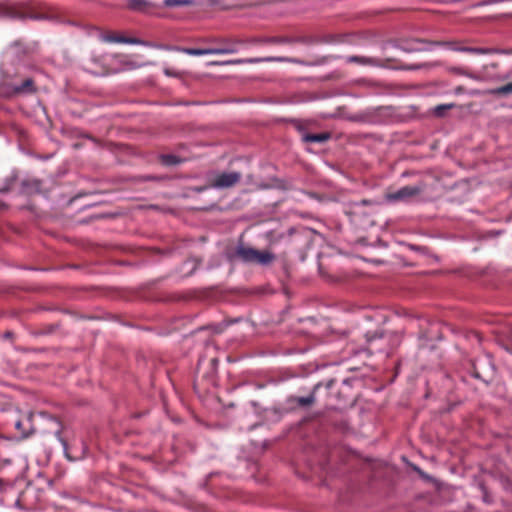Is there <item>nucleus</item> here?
Listing matches in <instances>:
<instances>
[{"mask_svg": "<svg viewBox=\"0 0 512 512\" xmlns=\"http://www.w3.org/2000/svg\"><path fill=\"white\" fill-rule=\"evenodd\" d=\"M102 40L109 43H122V44H142L143 42L137 38H130L124 36L103 35Z\"/></svg>", "mask_w": 512, "mask_h": 512, "instance_id": "obj_15", "label": "nucleus"}, {"mask_svg": "<svg viewBox=\"0 0 512 512\" xmlns=\"http://www.w3.org/2000/svg\"><path fill=\"white\" fill-rule=\"evenodd\" d=\"M451 71L453 73H456V74H459V75H464L463 70L461 68H458V67L452 68Z\"/></svg>", "mask_w": 512, "mask_h": 512, "instance_id": "obj_31", "label": "nucleus"}, {"mask_svg": "<svg viewBox=\"0 0 512 512\" xmlns=\"http://www.w3.org/2000/svg\"><path fill=\"white\" fill-rule=\"evenodd\" d=\"M334 383H335V380H334V379H330V380H328V381L325 383V387H326V389H328V390H329V389H331V388L333 387Z\"/></svg>", "mask_w": 512, "mask_h": 512, "instance_id": "obj_30", "label": "nucleus"}, {"mask_svg": "<svg viewBox=\"0 0 512 512\" xmlns=\"http://www.w3.org/2000/svg\"><path fill=\"white\" fill-rule=\"evenodd\" d=\"M455 105L453 103H450V104H441V105H437L435 108H434V114L438 117H443L445 112L449 109H452Z\"/></svg>", "mask_w": 512, "mask_h": 512, "instance_id": "obj_23", "label": "nucleus"}, {"mask_svg": "<svg viewBox=\"0 0 512 512\" xmlns=\"http://www.w3.org/2000/svg\"><path fill=\"white\" fill-rule=\"evenodd\" d=\"M15 427H16L17 429H20V427H21V422H20V421H17V422L15 423Z\"/></svg>", "mask_w": 512, "mask_h": 512, "instance_id": "obj_37", "label": "nucleus"}, {"mask_svg": "<svg viewBox=\"0 0 512 512\" xmlns=\"http://www.w3.org/2000/svg\"><path fill=\"white\" fill-rule=\"evenodd\" d=\"M439 62H432V63H421V64H412V65H406L402 66V69L405 70H420V69H431L433 67L438 66Z\"/></svg>", "mask_w": 512, "mask_h": 512, "instance_id": "obj_22", "label": "nucleus"}, {"mask_svg": "<svg viewBox=\"0 0 512 512\" xmlns=\"http://www.w3.org/2000/svg\"><path fill=\"white\" fill-rule=\"evenodd\" d=\"M487 94L494 96H506L512 94V82L497 88L489 89Z\"/></svg>", "mask_w": 512, "mask_h": 512, "instance_id": "obj_19", "label": "nucleus"}, {"mask_svg": "<svg viewBox=\"0 0 512 512\" xmlns=\"http://www.w3.org/2000/svg\"><path fill=\"white\" fill-rule=\"evenodd\" d=\"M13 333L11 331H7L5 334H4V337L5 338H10L12 337Z\"/></svg>", "mask_w": 512, "mask_h": 512, "instance_id": "obj_34", "label": "nucleus"}, {"mask_svg": "<svg viewBox=\"0 0 512 512\" xmlns=\"http://www.w3.org/2000/svg\"><path fill=\"white\" fill-rule=\"evenodd\" d=\"M310 231H311V230H310V229H307V228H303V229L301 230V232H302L303 234H306V233H308V232H310Z\"/></svg>", "mask_w": 512, "mask_h": 512, "instance_id": "obj_36", "label": "nucleus"}, {"mask_svg": "<svg viewBox=\"0 0 512 512\" xmlns=\"http://www.w3.org/2000/svg\"><path fill=\"white\" fill-rule=\"evenodd\" d=\"M22 187L26 191H29V190H32V189L39 190L40 187H41V181L40 180L23 181L22 182Z\"/></svg>", "mask_w": 512, "mask_h": 512, "instance_id": "obj_24", "label": "nucleus"}, {"mask_svg": "<svg viewBox=\"0 0 512 512\" xmlns=\"http://www.w3.org/2000/svg\"><path fill=\"white\" fill-rule=\"evenodd\" d=\"M331 138V134L329 132H323V133H306L304 132L302 134V141L305 143H324L328 141Z\"/></svg>", "mask_w": 512, "mask_h": 512, "instance_id": "obj_14", "label": "nucleus"}, {"mask_svg": "<svg viewBox=\"0 0 512 512\" xmlns=\"http://www.w3.org/2000/svg\"><path fill=\"white\" fill-rule=\"evenodd\" d=\"M244 44L243 40H225L224 45L215 47L214 50H224L225 52H218L217 54H234L239 51V46Z\"/></svg>", "mask_w": 512, "mask_h": 512, "instance_id": "obj_13", "label": "nucleus"}, {"mask_svg": "<svg viewBox=\"0 0 512 512\" xmlns=\"http://www.w3.org/2000/svg\"><path fill=\"white\" fill-rule=\"evenodd\" d=\"M241 178L242 174L240 172H222L214 176L210 186L215 189L231 188L238 184Z\"/></svg>", "mask_w": 512, "mask_h": 512, "instance_id": "obj_7", "label": "nucleus"}, {"mask_svg": "<svg viewBox=\"0 0 512 512\" xmlns=\"http://www.w3.org/2000/svg\"><path fill=\"white\" fill-rule=\"evenodd\" d=\"M365 337L370 353L382 352L390 354L402 341L401 335L396 332H367Z\"/></svg>", "mask_w": 512, "mask_h": 512, "instance_id": "obj_1", "label": "nucleus"}, {"mask_svg": "<svg viewBox=\"0 0 512 512\" xmlns=\"http://www.w3.org/2000/svg\"><path fill=\"white\" fill-rule=\"evenodd\" d=\"M295 233H296L295 228H289L286 232H278V231L271 230L266 233L265 237L270 245H276V244L281 243L282 241L289 239Z\"/></svg>", "mask_w": 512, "mask_h": 512, "instance_id": "obj_9", "label": "nucleus"}, {"mask_svg": "<svg viewBox=\"0 0 512 512\" xmlns=\"http://www.w3.org/2000/svg\"><path fill=\"white\" fill-rule=\"evenodd\" d=\"M428 41L421 39L403 40L395 45V47L406 53L430 51L431 47Z\"/></svg>", "mask_w": 512, "mask_h": 512, "instance_id": "obj_8", "label": "nucleus"}, {"mask_svg": "<svg viewBox=\"0 0 512 512\" xmlns=\"http://www.w3.org/2000/svg\"><path fill=\"white\" fill-rule=\"evenodd\" d=\"M193 4L194 0H163V6L167 8L191 6Z\"/></svg>", "mask_w": 512, "mask_h": 512, "instance_id": "obj_20", "label": "nucleus"}, {"mask_svg": "<svg viewBox=\"0 0 512 512\" xmlns=\"http://www.w3.org/2000/svg\"><path fill=\"white\" fill-rule=\"evenodd\" d=\"M207 328H211L213 330V332L216 334H219L223 331V329L220 325L208 326Z\"/></svg>", "mask_w": 512, "mask_h": 512, "instance_id": "obj_28", "label": "nucleus"}, {"mask_svg": "<svg viewBox=\"0 0 512 512\" xmlns=\"http://www.w3.org/2000/svg\"><path fill=\"white\" fill-rule=\"evenodd\" d=\"M262 62H289L296 64H303L304 62L295 58L283 57V56H268L260 58H247V59H234L226 61H213L211 65H237V64H256Z\"/></svg>", "mask_w": 512, "mask_h": 512, "instance_id": "obj_4", "label": "nucleus"}, {"mask_svg": "<svg viewBox=\"0 0 512 512\" xmlns=\"http://www.w3.org/2000/svg\"><path fill=\"white\" fill-rule=\"evenodd\" d=\"M160 162L165 166H175L183 162V160L173 154H162L159 156Z\"/></svg>", "mask_w": 512, "mask_h": 512, "instance_id": "obj_18", "label": "nucleus"}, {"mask_svg": "<svg viewBox=\"0 0 512 512\" xmlns=\"http://www.w3.org/2000/svg\"><path fill=\"white\" fill-rule=\"evenodd\" d=\"M180 51L190 56L212 55L224 50H214L213 48H181Z\"/></svg>", "mask_w": 512, "mask_h": 512, "instance_id": "obj_16", "label": "nucleus"}, {"mask_svg": "<svg viewBox=\"0 0 512 512\" xmlns=\"http://www.w3.org/2000/svg\"><path fill=\"white\" fill-rule=\"evenodd\" d=\"M244 44H250V45H258L260 44V38H250L247 40H243Z\"/></svg>", "mask_w": 512, "mask_h": 512, "instance_id": "obj_27", "label": "nucleus"}, {"mask_svg": "<svg viewBox=\"0 0 512 512\" xmlns=\"http://www.w3.org/2000/svg\"><path fill=\"white\" fill-rule=\"evenodd\" d=\"M463 92V87L462 86H458L456 89H455V93L456 94H460Z\"/></svg>", "mask_w": 512, "mask_h": 512, "instance_id": "obj_33", "label": "nucleus"}, {"mask_svg": "<svg viewBox=\"0 0 512 512\" xmlns=\"http://www.w3.org/2000/svg\"><path fill=\"white\" fill-rule=\"evenodd\" d=\"M0 17L11 19H24L25 14L19 11L16 6L11 5L8 2L0 1Z\"/></svg>", "mask_w": 512, "mask_h": 512, "instance_id": "obj_11", "label": "nucleus"}, {"mask_svg": "<svg viewBox=\"0 0 512 512\" xmlns=\"http://www.w3.org/2000/svg\"><path fill=\"white\" fill-rule=\"evenodd\" d=\"M270 39H272V37H262L260 38V44H271Z\"/></svg>", "mask_w": 512, "mask_h": 512, "instance_id": "obj_29", "label": "nucleus"}, {"mask_svg": "<svg viewBox=\"0 0 512 512\" xmlns=\"http://www.w3.org/2000/svg\"><path fill=\"white\" fill-rule=\"evenodd\" d=\"M473 376H474L475 378H480V377H481V376H480V374H479V372H478L476 369H475V370H474V372H473Z\"/></svg>", "mask_w": 512, "mask_h": 512, "instance_id": "obj_35", "label": "nucleus"}, {"mask_svg": "<svg viewBox=\"0 0 512 512\" xmlns=\"http://www.w3.org/2000/svg\"><path fill=\"white\" fill-rule=\"evenodd\" d=\"M423 185H415V186H404L398 189L395 192H389L385 195V199L389 203L402 202L407 201L421 192H423Z\"/></svg>", "mask_w": 512, "mask_h": 512, "instance_id": "obj_5", "label": "nucleus"}, {"mask_svg": "<svg viewBox=\"0 0 512 512\" xmlns=\"http://www.w3.org/2000/svg\"><path fill=\"white\" fill-rule=\"evenodd\" d=\"M232 257L244 263H257L261 265H268L275 259L272 253L245 246L242 242H239L236 246Z\"/></svg>", "mask_w": 512, "mask_h": 512, "instance_id": "obj_2", "label": "nucleus"}, {"mask_svg": "<svg viewBox=\"0 0 512 512\" xmlns=\"http://www.w3.org/2000/svg\"><path fill=\"white\" fill-rule=\"evenodd\" d=\"M372 204H373V201L368 200V199L361 200L360 202H355L352 204L351 214H356L357 210L360 208L361 205H372Z\"/></svg>", "mask_w": 512, "mask_h": 512, "instance_id": "obj_26", "label": "nucleus"}, {"mask_svg": "<svg viewBox=\"0 0 512 512\" xmlns=\"http://www.w3.org/2000/svg\"><path fill=\"white\" fill-rule=\"evenodd\" d=\"M149 6L146 0H128L127 7L133 11H144Z\"/></svg>", "mask_w": 512, "mask_h": 512, "instance_id": "obj_21", "label": "nucleus"}, {"mask_svg": "<svg viewBox=\"0 0 512 512\" xmlns=\"http://www.w3.org/2000/svg\"><path fill=\"white\" fill-rule=\"evenodd\" d=\"M14 91L19 94H31L36 92L33 79H25L20 85L14 87Z\"/></svg>", "mask_w": 512, "mask_h": 512, "instance_id": "obj_17", "label": "nucleus"}, {"mask_svg": "<svg viewBox=\"0 0 512 512\" xmlns=\"http://www.w3.org/2000/svg\"><path fill=\"white\" fill-rule=\"evenodd\" d=\"M271 44H312L314 41L310 37H288V36H274L270 39Z\"/></svg>", "mask_w": 512, "mask_h": 512, "instance_id": "obj_12", "label": "nucleus"}, {"mask_svg": "<svg viewBox=\"0 0 512 512\" xmlns=\"http://www.w3.org/2000/svg\"><path fill=\"white\" fill-rule=\"evenodd\" d=\"M15 505H16L17 507H21V504H20V500H19V499H17V500H16Z\"/></svg>", "mask_w": 512, "mask_h": 512, "instance_id": "obj_38", "label": "nucleus"}, {"mask_svg": "<svg viewBox=\"0 0 512 512\" xmlns=\"http://www.w3.org/2000/svg\"><path fill=\"white\" fill-rule=\"evenodd\" d=\"M31 18L38 19L39 17L38 16H31Z\"/></svg>", "mask_w": 512, "mask_h": 512, "instance_id": "obj_39", "label": "nucleus"}, {"mask_svg": "<svg viewBox=\"0 0 512 512\" xmlns=\"http://www.w3.org/2000/svg\"><path fill=\"white\" fill-rule=\"evenodd\" d=\"M465 41H430L428 45L431 47H444L456 52H466L477 55L485 54H504L505 50L498 48L468 47L464 46Z\"/></svg>", "mask_w": 512, "mask_h": 512, "instance_id": "obj_3", "label": "nucleus"}, {"mask_svg": "<svg viewBox=\"0 0 512 512\" xmlns=\"http://www.w3.org/2000/svg\"><path fill=\"white\" fill-rule=\"evenodd\" d=\"M5 487H6V484L4 483V481L2 479H0V491H4Z\"/></svg>", "mask_w": 512, "mask_h": 512, "instance_id": "obj_32", "label": "nucleus"}, {"mask_svg": "<svg viewBox=\"0 0 512 512\" xmlns=\"http://www.w3.org/2000/svg\"><path fill=\"white\" fill-rule=\"evenodd\" d=\"M321 386L322 383H317L308 396H295L291 398V401L299 407H310L315 403L316 393Z\"/></svg>", "mask_w": 512, "mask_h": 512, "instance_id": "obj_10", "label": "nucleus"}, {"mask_svg": "<svg viewBox=\"0 0 512 512\" xmlns=\"http://www.w3.org/2000/svg\"><path fill=\"white\" fill-rule=\"evenodd\" d=\"M56 437L58 438V440L60 441L62 447H63V451H64V454L66 456L67 459L69 460H72V457H70L69 453H68V443L67 441L61 437V433L59 430L56 431L55 433Z\"/></svg>", "mask_w": 512, "mask_h": 512, "instance_id": "obj_25", "label": "nucleus"}, {"mask_svg": "<svg viewBox=\"0 0 512 512\" xmlns=\"http://www.w3.org/2000/svg\"><path fill=\"white\" fill-rule=\"evenodd\" d=\"M394 61L391 58H377V57H369V56H357L351 55L345 57V62L349 64H358L361 66L368 67H377V68H388L390 67L389 63Z\"/></svg>", "mask_w": 512, "mask_h": 512, "instance_id": "obj_6", "label": "nucleus"}]
</instances>
